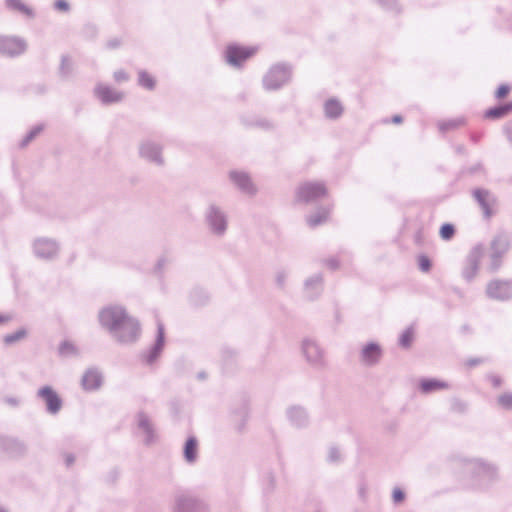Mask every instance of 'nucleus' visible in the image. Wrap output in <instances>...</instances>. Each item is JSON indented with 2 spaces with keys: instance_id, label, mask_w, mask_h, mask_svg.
<instances>
[{
  "instance_id": "ddd939ff",
  "label": "nucleus",
  "mask_w": 512,
  "mask_h": 512,
  "mask_svg": "<svg viewBox=\"0 0 512 512\" xmlns=\"http://www.w3.org/2000/svg\"><path fill=\"white\" fill-rule=\"evenodd\" d=\"M475 198L480 203L485 215L490 217L493 214L492 204L489 199V195L485 191L478 190L475 192Z\"/></svg>"
},
{
  "instance_id": "f03ea898",
  "label": "nucleus",
  "mask_w": 512,
  "mask_h": 512,
  "mask_svg": "<svg viewBox=\"0 0 512 512\" xmlns=\"http://www.w3.org/2000/svg\"><path fill=\"white\" fill-rule=\"evenodd\" d=\"M255 53L256 49L253 47L230 45L226 49L225 56L229 64L240 66Z\"/></svg>"
},
{
  "instance_id": "c756f323",
  "label": "nucleus",
  "mask_w": 512,
  "mask_h": 512,
  "mask_svg": "<svg viewBox=\"0 0 512 512\" xmlns=\"http://www.w3.org/2000/svg\"><path fill=\"white\" fill-rule=\"evenodd\" d=\"M477 272V265L472 264L470 269L465 272V277L468 279H471Z\"/></svg>"
},
{
  "instance_id": "f3484780",
  "label": "nucleus",
  "mask_w": 512,
  "mask_h": 512,
  "mask_svg": "<svg viewBox=\"0 0 512 512\" xmlns=\"http://www.w3.org/2000/svg\"><path fill=\"white\" fill-rule=\"evenodd\" d=\"M24 48V44L19 40L11 39L5 42V49L10 55L19 54L24 51Z\"/></svg>"
},
{
  "instance_id": "cd10ccee",
  "label": "nucleus",
  "mask_w": 512,
  "mask_h": 512,
  "mask_svg": "<svg viewBox=\"0 0 512 512\" xmlns=\"http://www.w3.org/2000/svg\"><path fill=\"white\" fill-rule=\"evenodd\" d=\"M164 345V331L162 327H159L158 329V336H157V349L160 350Z\"/></svg>"
},
{
  "instance_id": "9b49d317",
  "label": "nucleus",
  "mask_w": 512,
  "mask_h": 512,
  "mask_svg": "<svg viewBox=\"0 0 512 512\" xmlns=\"http://www.w3.org/2000/svg\"><path fill=\"white\" fill-rule=\"evenodd\" d=\"M448 384L444 381L437 379H424L420 382V389L424 393H430L432 391L447 389Z\"/></svg>"
},
{
  "instance_id": "f257e3e1",
  "label": "nucleus",
  "mask_w": 512,
  "mask_h": 512,
  "mask_svg": "<svg viewBox=\"0 0 512 512\" xmlns=\"http://www.w3.org/2000/svg\"><path fill=\"white\" fill-rule=\"evenodd\" d=\"M101 324L110 331L123 328H134L133 321L127 317L124 310L119 307L105 308L100 313Z\"/></svg>"
},
{
  "instance_id": "473e14b6",
  "label": "nucleus",
  "mask_w": 512,
  "mask_h": 512,
  "mask_svg": "<svg viewBox=\"0 0 512 512\" xmlns=\"http://www.w3.org/2000/svg\"><path fill=\"white\" fill-rule=\"evenodd\" d=\"M492 382H493V385H494V386H500V385H501V383H502L501 379H500V378H498V377H494V378L492 379Z\"/></svg>"
},
{
  "instance_id": "c85d7f7f",
  "label": "nucleus",
  "mask_w": 512,
  "mask_h": 512,
  "mask_svg": "<svg viewBox=\"0 0 512 512\" xmlns=\"http://www.w3.org/2000/svg\"><path fill=\"white\" fill-rule=\"evenodd\" d=\"M114 78L117 82L126 81L128 79V74L124 70H119L114 73Z\"/></svg>"
},
{
  "instance_id": "6ab92c4d",
  "label": "nucleus",
  "mask_w": 512,
  "mask_h": 512,
  "mask_svg": "<svg viewBox=\"0 0 512 512\" xmlns=\"http://www.w3.org/2000/svg\"><path fill=\"white\" fill-rule=\"evenodd\" d=\"M139 83L147 89H152L155 86L153 77L147 72H141L139 74Z\"/></svg>"
},
{
  "instance_id": "7ed1b4c3",
  "label": "nucleus",
  "mask_w": 512,
  "mask_h": 512,
  "mask_svg": "<svg viewBox=\"0 0 512 512\" xmlns=\"http://www.w3.org/2000/svg\"><path fill=\"white\" fill-rule=\"evenodd\" d=\"M290 77V70L286 66L276 65L266 74L264 82L267 88L277 89L289 81Z\"/></svg>"
},
{
  "instance_id": "0eeeda50",
  "label": "nucleus",
  "mask_w": 512,
  "mask_h": 512,
  "mask_svg": "<svg viewBox=\"0 0 512 512\" xmlns=\"http://www.w3.org/2000/svg\"><path fill=\"white\" fill-rule=\"evenodd\" d=\"M95 93L104 103H114L122 99V94L105 85L97 86Z\"/></svg>"
},
{
  "instance_id": "20e7f679",
  "label": "nucleus",
  "mask_w": 512,
  "mask_h": 512,
  "mask_svg": "<svg viewBox=\"0 0 512 512\" xmlns=\"http://www.w3.org/2000/svg\"><path fill=\"white\" fill-rule=\"evenodd\" d=\"M326 188L321 183H305L298 190V198L303 202H310L325 196Z\"/></svg>"
},
{
  "instance_id": "a211bd4d",
  "label": "nucleus",
  "mask_w": 512,
  "mask_h": 512,
  "mask_svg": "<svg viewBox=\"0 0 512 512\" xmlns=\"http://www.w3.org/2000/svg\"><path fill=\"white\" fill-rule=\"evenodd\" d=\"M27 336V331L25 329H19L18 331L8 334L4 337V342L6 344H13L17 341L24 339Z\"/></svg>"
},
{
  "instance_id": "7c9ffc66",
  "label": "nucleus",
  "mask_w": 512,
  "mask_h": 512,
  "mask_svg": "<svg viewBox=\"0 0 512 512\" xmlns=\"http://www.w3.org/2000/svg\"><path fill=\"white\" fill-rule=\"evenodd\" d=\"M500 258H501V253L500 252H495L493 255H492V260H493V263L495 266H498L499 263H500Z\"/></svg>"
},
{
  "instance_id": "f8f14e48",
  "label": "nucleus",
  "mask_w": 512,
  "mask_h": 512,
  "mask_svg": "<svg viewBox=\"0 0 512 512\" xmlns=\"http://www.w3.org/2000/svg\"><path fill=\"white\" fill-rule=\"evenodd\" d=\"M230 178L232 181L241 189H243L246 192H251L252 189V183L250 181V178L243 172H231Z\"/></svg>"
},
{
  "instance_id": "4468645a",
  "label": "nucleus",
  "mask_w": 512,
  "mask_h": 512,
  "mask_svg": "<svg viewBox=\"0 0 512 512\" xmlns=\"http://www.w3.org/2000/svg\"><path fill=\"white\" fill-rule=\"evenodd\" d=\"M198 450V443L194 437L187 440L184 447V456L187 461L193 462L196 459Z\"/></svg>"
},
{
  "instance_id": "9d476101",
  "label": "nucleus",
  "mask_w": 512,
  "mask_h": 512,
  "mask_svg": "<svg viewBox=\"0 0 512 512\" xmlns=\"http://www.w3.org/2000/svg\"><path fill=\"white\" fill-rule=\"evenodd\" d=\"M381 356V349L376 344H369L362 350L363 361L372 364L375 363Z\"/></svg>"
},
{
  "instance_id": "1a4fd4ad",
  "label": "nucleus",
  "mask_w": 512,
  "mask_h": 512,
  "mask_svg": "<svg viewBox=\"0 0 512 512\" xmlns=\"http://www.w3.org/2000/svg\"><path fill=\"white\" fill-rule=\"evenodd\" d=\"M512 112V101L507 102L498 107L490 108L485 111L484 118L489 120H496L503 118Z\"/></svg>"
},
{
  "instance_id": "412c9836",
  "label": "nucleus",
  "mask_w": 512,
  "mask_h": 512,
  "mask_svg": "<svg viewBox=\"0 0 512 512\" xmlns=\"http://www.w3.org/2000/svg\"><path fill=\"white\" fill-rule=\"evenodd\" d=\"M499 405L507 410L512 409V393H504L498 398Z\"/></svg>"
},
{
  "instance_id": "aec40b11",
  "label": "nucleus",
  "mask_w": 512,
  "mask_h": 512,
  "mask_svg": "<svg viewBox=\"0 0 512 512\" xmlns=\"http://www.w3.org/2000/svg\"><path fill=\"white\" fill-rule=\"evenodd\" d=\"M455 234V229L452 224L446 223L440 228V236L444 240H450Z\"/></svg>"
},
{
  "instance_id": "b1692460",
  "label": "nucleus",
  "mask_w": 512,
  "mask_h": 512,
  "mask_svg": "<svg viewBox=\"0 0 512 512\" xmlns=\"http://www.w3.org/2000/svg\"><path fill=\"white\" fill-rule=\"evenodd\" d=\"M328 217V212L324 211V212H321L320 215L318 216H312L310 219H309V224L310 226H317L319 224H321L322 222L326 221Z\"/></svg>"
},
{
  "instance_id": "393cba45",
  "label": "nucleus",
  "mask_w": 512,
  "mask_h": 512,
  "mask_svg": "<svg viewBox=\"0 0 512 512\" xmlns=\"http://www.w3.org/2000/svg\"><path fill=\"white\" fill-rule=\"evenodd\" d=\"M418 264H419L420 269L424 272H428L431 268V262H430L429 258L425 255H421L418 258Z\"/></svg>"
},
{
  "instance_id": "423d86ee",
  "label": "nucleus",
  "mask_w": 512,
  "mask_h": 512,
  "mask_svg": "<svg viewBox=\"0 0 512 512\" xmlns=\"http://www.w3.org/2000/svg\"><path fill=\"white\" fill-rule=\"evenodd\" d=\"M39 395L45 401L47 408L51 413H56L60 410L61 399L59 398L57 393L50 387H44L40 389Z\"/></svg>"
},
{
  "instance_id": "39448f33",
  "label": "nucleus",
  "mask_w": 512,
  "mask_h": 512,
  "mask_svg": "<svg viewBox=\"0 0 512 512\" xmlns=\"http://www.w3.org/2000/svg\"><path fill=\"white\" fill-rule=\"evenodd\" d=\"M487 294L495 300H506L512 294L511 284L500 280L491 281L487 286Z\"/></svg>"
},
{
  "instance_id": "dca6fc26",
  "label": "nucleus",
  "mask_w": 512,
  "mask_h": 512,
  "mask_svg": "<svg viewBox=\"0 0 512 512\" xmlns=\"http://www.w3.org/2000/svg\"><path fill=\"white\" fill-rule=\"evenodd\" d=\"M343 112L342 105L339 101L331 99L325 103V113L330 118H336Z\"/></svg>"
},
{
  "instance_id": "6e6552de",
  "label": "nucleus",
  "mask_w": 512,
  "mask_h": 512,
  "mask_svg": "<svg viewBox=\"0 0 512 512\" xmlns=\"http://www.w3.org/2000/svg\"><path fill=\"white\" fill-rule=\"evenodd\" d=\"M102 384V378L100 374L95 370H88L82 378V385L85 390H96Z\"/></svg>"
},
{
  "instance_id": "a878e982",
  "label": "nucleus",
  "mask_w": 512,
  "mask_h": 512,
  "mask_svg": "<svg viewBox=\"0 0 512 512\" xmlns=\"http://www.w3.org/2000/svg\"><path fill=\"white\" fill-rule=\"evenodd\" d=\"M54 7L60 12H67L70 9V4L67 0H56L54 2Z\"/></svg>"
},
{
  "instance_id": "72a5a7b5",
  "label": "nucleus",
  "mask_w": 512,
  "mask_h": 512,
  "mask_svg": "<svg viewBox=\"0 0 512 512\" xmlns=\"http://www.w3.org/2000/svg\"><path fill=\"white\" fill-rule=\"evenodd\" d=\"M7 321H8V317L1 316V315H0V324L5 323V322H7Z\"/></svg>"
},
{
  "instance_id": "4be33fe9",
  "label": "nucleus",
  "mask_w": 512,
  "mask_h": 512,
  "mask_svg": "<svg viewBox=\"0 0 512 512\" xmlns=\"http://www.w3.org/2000/svg\"><path fill=\"white\" fill-rule=\"evenodd\" d=\"M414 339V332L410 329L406 330L400 337V344L403 347H409Z\"/></svg>"
},
{
  "instance_id": "5701e85b",
  "label": "nucleus",
  "mask_w": 512,
  "mask_h": 512,
  "mask_svg": "<svg viewBox=\"0 0 512 512\" xmlns=\"http://www.w3.org/2000/svg\"><path fill=\"white\" fill-rule=\"evenodd\" d=\"M511 87L507 84H502L495 92V97L500 100L505 98L510 93Z\"/></svg>"
},
{
  "instance_id": "2f4dec72",
  "label": "nucleus",
  "mask_w": 512,
  "mask_h": 512,
  "mask_svg": "<svg viewBox=\"0 0 512 512\" xmlns=\"http://www.w3.org/2000/svg\"><path fill=\"white\" fill-rule=\"evenodd\" d=\"M392 122L395 123V124H399L402 122V117L399 116V115H396L392 118Z\"/></svg>"
},
{
  "instance_id": "2eb2a0df",
  "label": "nucleus",
  "mask_w": 512,
  "mask_h": 512,
  "mask_svg": "<svg viewBox=\"0 0 512 512\" xmlns=\"http://www.w3.org/2000/svg\"><path fill=\"white\" fill-rule=\"evenodd\" d=\"M6 4L11 10L17 11L27 16L33 15V10L22 0H6Z\"/></svg>"
},
{
  "instance_id": "bb28decb",
  "label": "nucleus",
  "mask_w": 512,
  "mask_h": 512,
  "mask_svg": "<svg viewBox=\"0 0 512 512\" xmlns=\"http://www.w3.org/2000/svg\"><path fill=\"white\" fill-rule=\"evenodd\" d=\"M392 497L395 503H400L404 500L405 494L401 489L396 488L393 490Z\"/></svg>"
},
{
  "instance_id": "f704fd0d",
  "label": "nucleus",
  "mask_w": 512,
  "mask_h": 512,
  "mask_svg": "<svg viewBox=\"0 0 512 512\" xmlns=\"http://www.w3.org/2000/svg\"><path fill=\"white\" fill-rule=\"evenodd\" d=\"M0 512H7V511L0 507Z\"/></svg>"
}]
</instances>
